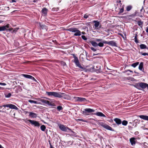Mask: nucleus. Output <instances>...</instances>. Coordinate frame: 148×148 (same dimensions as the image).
<instances>
[{
	"instance_id": "nucleus-11",
	"label": "nucleus",
	"mask_w": 148,
	"mask_h": 148,
	"mask_svg": "<svg viewBox=\"0 0 148 148\" xmlns=\"http://www.w3.org/2000/svg\"><path fill=\"white\" fill-rule=\"evenodd\" d=\"M102 127L107 130L111 131H114V130L112 129L111 127L106 124H102Z\"/></svg>"
},
{
	"instance_id": "nucleus-32",
	"label": "nucleus",
	"mask_w": 148,
	"mask_h": 148,
	"mask_svg": "<svg viewBox=\"0 0 148 148\" xmlns=\"http://www.w3.org/2000/svg\"><path fill=\"white\" fill-rule=\"evenodd\" d=\"M121 123L123 125L126 126L128 122L127 121L124 120Z\"/></svg>"
},
{
	"instance_id": "nucleus-35",
	"label": "nucleus",
	"mask_w": 148,
	"mask_h": 148,
	"mask_svg": "<svg viewBox=\"0 0 148 148\" xmlns=\"http://www.w3.org/2000/svg\"><path fill=\"white\" fill-rule=\"evenodd\" d=\"M57 109L58 111H60L61 110H62L63 108L62 106H58L57 107Z\"/></svg>"
},
{
	"instance_id": "nucleus-18",
	"label": "nucleus",
	"mask_w": 148,
	"mask_h": 148,
	"mask_svg": "<svg viewBox=\"0 0 148 148\" xmlns=\"http://www.w3.org/2000/svg\"><path fill=\"white\" fill-rule=\"evenodd\" d=\"M114 121L118 125L121 124L122 123L121 120L120 119L118 118H116L114 119Z\"/></svg>"
},
{
	"instance_id": "nucleus-12",
	"label": "nucleus",
	"mask_w": 148,
	"mask_h": 148,
	"mask_svg": "<svg viewBox=\"0 0 148 148\" xmlns=\"http://www.w3.org/2000/svg\"><path fill=\"white\" fill-rule=\"evenodd\" d=\"M140 89H145L147 88L148 89V84L144 82H140Z\"/></svg>"
},
{
	"instance_id": "nucleus-28",
	"label": "nucleus",
	"mask_w": 148,
	"mask_h": 148,
	"mask_svg": "<svg viewBox=\"0 0 148 148\" xmlns=\"http://www.w3.org/2000/svg\"><path fill=\"white\" fill-rule=\"evenodd\" d=\"M95 23L94 25L95 27V28H97L99 25V23L96 21H95Z\"/></svg>"
},
{
	"instance_id": "nucleus-59",
	"label": "nucleus",
	"mask_w": 148,
	"mask_h": 148,
	"mask_svg": "<svg viewBox=\"0 0 148 148\" xmlns=\"http://www.w3.org/2000/svg\"><path fill=\"white\" fill-rule=\"evenodd\" d=\"M146 32H148V27L147 28V29H146Z\"/></svg>"
},
{
	"instance_id": "nucleus-15",
	"label": "nucleus",
	"mask_w": 148,
	"mask_h": 148,
	"mask_svg": "<svg viewBox=\"0 0 148 148\" xmlns=\"http://www.w3.org/2000/svg\"><path fill=\"white\" fill-rule=\"evenodd\" d=\"M39 26H40V29H47V26L44 24H42L41 23H39Z\"/></svg>"
},
{
	"instance_id": "nucleus-10",
	"label": "nucleus",
	"mask_w": 148,
	"mask_h": 148,
	"mask_svg": "<svg viewBox=\"0 0 148 148\" xmlns=\"http://www.w3.org/2000/svg\"><path fill=\"white\" fill-rule=\"evenodd\" d=\"M90 42L94 47H96L98 46H99L100 47H102V42H100L98 44L97 42L94 41H90Z\"/></svg>"
},
{
	"instance_id": "nucleus-17",
	"label": "nucleus",
	"mask_w": 148,
	"mask_h": 148,
	"mask_svg": "<svg viewBox=\"0 0 148 148\" xmlns=\"http://www.w3.org/2000/svg\"><path fill=\"white\" fill-rule=\"evenodd\" d=\"M138 116L141 119L148 121V116L145 115H140Z\"/></svg>"
},
{
	"instance_id": "nucleus-37",
	"label": "nucleus",
	"mask_w": 148,
	"mask_h": 148,
	"mask_svg": "<svg viewBox=\"0 0 148 148\" xmlns=\"http://www.w3.org/2000/svg\"><path fill=\"white\" fill-rule=\"evenodd\" d=\"M46 104H47L49 105H50L51 106H53V104H52V103L48 100H47L46 101Z\"/></svg>"
},
{
	"instance_id": "nucleus-49",
	"label": "nucleus",
	"mask_w": 148,
	"mask_h": 148,
	"mask_svg": "<svg viewBox=\"0 0 148 148\" xmlns=\"http://www.w3.org/2000/svg\"><path fill=\"white\" fill-rule=\"evenodd\" d=\"M130 71V72H131V73H133V71H131V70H129V69H128V70H125V71H124V73H126L127 72V71Z\"/></svg>"
},
{
	"instance_id": "nucleus-36",
	"label": "nucleus",
	"mask_w": 148,
	"mask_h": 148,
	"mask_svg": "<svg viewBox=\"0 0 148 148\" xmlns=\"http://www.w3.org/2000/svg\"><path fill=\"white\" fill-rule=\"evenodd\" d=\"M59 10V8H52L51 10L53 12H57Z\"/></svg>"
},
{
	"instance_id": "nucleus-53",
	"label": "nucleus",
	"mask_w": 148,
	"mask_h": 148,
	"mask_svg": "<svg viewBox=\"0 0 148 148\" xmlns=\"http://www.w3.org/2000/svg\"><path fill=\"white\" fill-rule=\"evenodd\" d=\"M101 55V53H96V54L93 53V56H95V55H97L100 56Z\"/></svg>"
},
{
	"instance_id": "nucleus-3",
	"label": "nucleus",
	"mask_w": 148,
	"mask_h": 148,
	"mask_svg": "<svg viewBox=\"0 0 148 148\" xmlns=\"http://www.w3.org/2000/svg\"><path fill=\"white\" fill-rule=\"evenodd\" d=\"M59 128L62 131L65 132H68L69 131H71L72 133H74V132L72 131L71 129L68 127H65V125L60 124L58 125Z\"/></svg>"
},
{
	"instance_id": "nucleus-4",
	"label": "nucleus",
	"mask_w": 148,
	"mask_h": 148,
	"mask_svg": "<svg viewBox=\"0 0 148 148\" xmlns=\"http://www.w3.org/2000/svg\"><path fill=\"white\" fill-rule=\"evenodd\" d=\"M10 24H8L6 25L5 26H2L0 27V32L6 31L7 32L9 31H11L13 30L12 28H10L9 29H8V28H9L10 27Z\"/></svg>"
},
{
	"instance_id": "nucleus-2",
	"label": "nucleus",
	"mask_w": 148,
	"mask_h": 148,
	"mask_svg": "<svg viewBox=\"0 0 148 148\" xmlns=\"http://www.w3.org/2000/svg\"><path fill=\"white\" fill-rule=\"evenodd\" d=\"M67 30L69 32L75 33L74 34L75 36H80L81 35V32L77 28L74 27L70 28Z\"/></svg>"
},
{
	"instance_id": "nucleus-44",
	"label": "nucleus",
	"mask_w": 148,
	"mask_h": 148,
	"mask_svg": "<svg viewBox=\"0 0 148 148\" xmlns=\"http://www.w3.org/2000/svg\"><path fill=\"white\" fill-rule=\"evenodd\" d=\"M96 115L99 116H102V112H97L96 113Z\"/></svg>"
},
{
	"instance_id": "nucleus-22",
	"label": "nucleus",
	"mask_w": 148,
	"mask_h": 148,
	"mask_svg": "<svg viewBox=\"0 0 148 148\" xmlns=\"http://www.w3.org/2000/svg\"><path fill=\"white\" fill-rule=\"evenodd\" d=\"M136 15V13H135L132 14L127 15L126 16V18H128L129 19H131V18H134Z\"/></svg>"
},
{
	"instance_id": "nucleus-46",
	"label": "nucleus",
	"mask_w": 148,
	"mask_h": 148,
	"mask_svg": "<svg viewBox=\"0 0 148 148\" xmlns=\"http://www.w3.org/2000/svg\"><path fill=\"white\" fill-rule=\"evenodd\" d=\"M18 28H15L13 30V31L12 32H14L15 33L17 32L18 30Z\"/></svg>"
},
{
	"instance_id": "nucleus-27",
	"label": "nucleus",
	"mask_w": 148,
	"mask_h": 148,
	"mask_svg": "<svg viewBox=\"0 0 148 148\" xmlns=\"http://www.w3.org/2000/svg\"><path fill=\"white\" fill-rule=\"evenodd\" d=\"M139 64V62H137L132 64L131 66L135 68Z\"/></svg>"
},
{
	"instance_id": "nucleus-29",
	"label": "nucleus",
	"mask_w": 148,
	"mask_h": 148,
	"mask_svg": "<svg viewBox=\"0 0 148 148\" xmlns=\"http://www.w3.org/2000/svg\"><path fill=\"white\" fill-rule=\"evenodd\" d=\"M132 8V6L129 5L126 7V10L127 11H130Z\"/></svg>"
},
{
	"instance_id": "nucleus-16",
	"label": "nucleus",
	"mask_w": 148,
	"mask_h": 148,
	"mask_svg": "<svg viewBox=\"0 0 148 148\" xmlns=\"http://www.w3.org/2000/svg\"><path fill=\"white\" fill-rule=\"evenodd\" d=\"M29 116L31 118H36L37 116V114L32 112H29Z\"/></svg>"
},
{
	"instance_id": "nucleus-9",
	"label": "nucleus",
	"mask_w": 148,
	"mask_h": 148,
	"mask_svg": "<svg viewBox=\"0 0 148 148\" xmlns=\"http://www.w3.org/2000/svg\"><path fill=\"white\" fill-rule=\"evenodd\" d=\"M95 111V110L91 108H86L84 110V111H83V113L85 115H87V113H90L91 112H93Z\"/></svg>"
},
{
	"instance_id": "nucleus-7",
	"label": "nucleus",
	"mask_w": 148,
	"mask_h": 148,
	"mask_svg": "<svg viewBox=\"0 0 148 148\" xmlns=\"http://www.w3.org/2000/svg\"><path fill=\"white\" fill-rule=\"evenodd\" d=\"M28 121L32 125H34L35 126L39 127L40 126V123L36 121L29 119Z\"/></svg>"
},
{
	"instance_id": "nucleus-39",
	"label": "nucleus",
	"mask_w": 148,
	"mask_h": 148,
	"mask_svg": "<svg viewBox=\"0 0 148 148\" xmlns=\"http://www.w3.org/2000/svg\"><path fill=\"white\" fill-rule=\"evenodd\" d=\"M40 101H41L42 103L45 104H46L47 100L43 99H40Z\"/></svg>"
},
{
	"instance_id": "nucleus-6",
	"label": "nucleus",
	"mask_w": 148,
	"mask_h": 148,
	"mask_svg": "<svg viewBox=\"0 0 148 148\" xmlns=\"http://www.w3.org/2000/svg\"><path fill=\"white\" fill-rule=\"evenodd\" d=\"M3 106L5 108L6 107H9L11 109H15L16 110H17L18 109V108L16 106L14 105L11 104H8L6 105H3Z\"/></svg>"
},
{
	"instance_id": "nucleus-5",
	"label": "nucleus",
	"mask_w": 148,
	"mask_h": 148,
	"mask_svg": "<svg viewBox=\"0 0 148 148\" xmlns=\"http://www.w3.org/2000/svg\"><path fill=\"white\" fill-rule=\"evenodd\" d=\"M74 62L75 63L76 65L77 66L81 68L82 70H84L85 69V68L82 66L79 63V61L77 57L74 58Z\"/></svg>"
},
{
	"instance_id": "nucleus-58",
	"label": "nucleus",
	"mask_w": 148,
	"mask_h": 148,
	"mask_svg": "<svg viewBox=\"0 0 148 148\" xmlns=\"http://www.w3.org/2000/svg\"><path fill=\"white\" fill-rule=\"evenodd\" d=\"M72 55L73 56V57L74 58H75L77 57L75 56V55L74 54H73Z\"/></svg>"
},
{
	"instance_id": "nucleus-63",
	"label": "nucleus",
	"mask_w": 148,
	"mask_h": 148,
	"mask_svg": "<svg viewBox=\"0 0 148 148\" xmlns=\"http://www.w3.org/2000/svg\"><path fill=\"white\" fill-rule=\"evenodd\" d=\"M37 1V0H34L33 1V2L34 3H35Z\"/></svg>"
},
{
	"instance_id": "nucleus-42",
	"label": "nucleus",
	"mask_w": 148,
	"mask_h": 148,
	"mask_svg": "<svg viewBox=\"0 0 148 148\" xmlns=\"http://www.w3.org/2000/svg\"><path fill=\"white\" fill-rule=\"evenodd\" d=\"M137 34H136V36H135V38H134L135 42L136 43H138V41L137 39Z\"/></svg>"
},
{
	"instance_id": "nucleus-50",
	"label": "nucleus",
	"mask_w": 148,
	"mask_h": 148,
	"mask_svg": "<svg viewBox=\"0 0 148 148\" xmlns=\"http://www.w3.org/2000/svg\"><path fill=\"white\" fill-rule=\"evenodd\" d=\"M108 42L106 41H102V46H103V43L107 44H108Z\"/></svg>"
},
{
	"instance_id": "nucleus-25",
	"label": "nucleus",
	"mask_w": 148,
	"mask_h": 148,
	"mask_svg": "<svg viewBox=\"0 0 148 148\" xmlns=\"http://www.w3.org/2000/svg\"><path fill=\"white\" fill-rule=\"evenodd\" d=\"M140 83H136L135 85H134V86L137 88L138 89H140Z\"/></svg>"
},
{
	"instance_id": "nucleus-54",
	"label": "nucleus",
	"mask_w": 148,
	"mask_h": 148,
	"mask_svg": "<svg viewBox=\"0 0 148 148\" xmlns=\"http://www.w3.org/2000/svg\"><path fill=\"white\" fill-rule=\"evenodd\" d=\"M1 85L2 86H5L6 85V84L4 83H1Z\"/></svg>"
},
{
	"instance_id": "nucleus-13",
	"label": "nucleus",
	"mask_w": 148,
	"mask_h": 148,
	"mask_svg": "<svg viewBox=\"0 0 148 148\" xmlns=\"http://www.w3.org/2000/svg\"><path fill=\"white\" fill-rule=\"evenodd\" d=\"M48 11V10L46 8H44L41 10L42 15L44 16H46L47 15V13Z\"/></svg>"
},
{
	"instance_id": "nucleus-24",
	"label": "nucleus",
	"mask_w": 148,
	"mask_h": 148,
	"mask_svg": "<svg viewBox=\"0 0 148 148\" xmlns=\"http://www.w3.org/2000/svg\"><path fill=\"white\" fill-rule=\"evenodd\" d=\"M90 68H89L87 69V70L93 72L94 71L95 69V66H92V65H90Z\"/></svg>"
},
{
	"instance_id": "nucleus-55",
	"label": "nucleus",
	"mask_w": 148,
	"mask_h": 148,
	"mask_svg": "<svg viewBox=\"0 0 148 148\" xmlns=\"http://www.w3.org/2000/svg\"><path fill=\"white\" fill-rule=\"evenodd\" d=\"M95 41H96L97 42H99V41H101V40H100V39H96L95 40Z\"/></svg>"
},
{
	"instance_id": "nucleus-61",
	"label": "nucleus",
	"mask_w": 148,
	"mask_h": 148,
	"mask_svg": "<svg viewBox=\"0 0 148 148\" xmlns=\"http://www.w3.org/2000/svg\"><path fill=\"white\" fill-rule=\"evenodd\" d=\"M25 112L26 113H29V112H28V111H25Z\"/></svg>"
},
{
	"instance_id": "nucleus-62",
	"label": "nucleus",
	"mask_w": 148,
	"mask_h": 148,
	"mask_svg": "<svg viewBox=\"0 0 148 148\" xmlns=\"http://www.w3.org/2000/svg\"><path fill=\"white\" fill-rule=\"evenodd\" d=\"M82 34H85V32H82Z\"/></svg>"
},
{
	"instance_id": "nucleus-26",
	"label": "nucleus",
	"mask_w": 148,
	"mask_h": 148,
	"mask_svg": "<svg viewBox=\"0 0 148 148\" xmlns=\"http://www.w3.org/2000/svg\"><path fill=\"white\" fill-rule=\"evenodd\" d=\"M138 25L141 28H142L143 26V22L141 21H138L137 23Z\"/></svg>"
},
{
	"instance_id": "nucleus-51",
	"label": "nucleus",
	"mask_w": 148,
	"mask_h": 148,
	"mask_svg": "<svg viewBox=\"0 0 148 148\" xmlns=\"http://www.w3.org/2000/svg\"><path fill=\"white\" fill-rule=\"evenodd\" d=\"M90 49L91 50L94 51H96V49L93 47H91L90 48Z\"/></svg>"
},
{
	"instance_id": "nucleus-60",
	"label": "nucleus",
	"mask_w": 148,
	"mask_h": 148,
	"mask_svg": "<svg viewBox=\"0 0 148 148\" xmlns=\"http://www.w3.org/2000/svg\"><path fill=\"white\" fill-rule=\"evenodd\" d=\"M0 148H4V147L2 146V145L0 144Z\"/></svg>"
},
{
	"instance_id": "nucleus-19",
	"label": "nucleus",
	"mask_w": 148,
	"mask_h": 148,
	"mask_svg": "<svg viewBox=\"0 0 148 148\" xmlns=\"http://www.w3.org/2000/svg\"><path fill=\"white\" fill-rule=\"evenodd\" d=\"M108 44L109 45L115 47H117V44L116 42L113 41H109L108 42Z\"/></svg>"
},
{
	"instance_id": "nucleus-43",
	"label": "nucleus",
	"mask_w": 148,
	"mask_h": 148,
	"mask_svg": "<svg viewBox=\"0 0 148 148\" xmlns=\"http://www.w3.org/2000/svg\"><path fill=\"white\" fill-rule=\"evenodd\" d=\"M139 53H140V54L144 56L148 55V53H143L142 52H140L139 51Z\"/></svg>"
},
{
	"instance_id": "nucleus-8",
	"label": "nucleus",
	"mask_w": 148,
	"mask_h": 148,
	"mask_svg": "<svg viewBox=\"0 0 148 148\" xmlns=\"http://www.w3.org/2000/svg\"><path fill=\"white\" fill-rule=\"evenodd\" d=\"M75 100V101L76 102H86L87 100L85 98L83 97H75L74 98Z\"/></svg>"
},
{
	"instance_id": "nucleus-45",
	"label": "nucleus",
	"mask_w": 148,
	"mask_h": 148,
	"mask_svg": "<svg viewBox=\"0 0 148 148\" xmlns=\"http://www.w3.org/2000/svg\"><path fill=\"white\" fill-rule=\"evenodd\" d=\"M81 37L84 40H86L87 39V38L84 35H82Z\"/></svg>"
},
{
	"instance_id": "nucleus-20",
	"label": "nucleus",
	"mask_w": 148,
	"mask_h": 148,
	"mask_svg": "<svg viewBox=\"0 0 148 148\" xmlns=\"http://www.w3.org/2000/svg\"><path fill=\"white\" fill-rule=\"evenodd\" d=\"M102 121H108V119L109 118V116L108 115L106 116L105 115L102 113Z\"/></svg>"
},
{
	"instance_id": "nucleus-30",
	"label": "nucleus",
	"mask_w": 148,
	"mask_h": 148,
	"mask_svg": "<svg viewBox=\"0 0 148 148\" xmlns=\"http://www.w3.org/2000/svg\"><path fill=\"white\" fill-rule=\"evenodd\" d=\"M40 129L43 131H44L46 129V127L44 125H42L40 126Z\"/></svg>"
},
{
	"instance_id": "nucleus-31",
	"label": "nucleus",
	"mask_w": 148,
	"mask_h": 148,
	"mask_svg": "<svg viewBox=\"0 0 148 148\" xmlns=\"http://www.w3.org/2000/svg\"><path fill=\"white\" fill-rule=\"evenodd\" d=\"M23 76L26 78H29V79H31V77H32L31 75H27V74H23Z\"/></svg>"
},
{
	"instance_id": "nucleus-47",
	"label": "nucleus",
	"mask_w": 148,
	"mask_h": 148,
	"mask_svg": "<svg viewBox=\"0 0 148 148\" xmlns=\"http://www.w3.org/2000/svg\"><path fill=\"white\" fill-rule=\"evenodd\" d=\"M30 79L33 80L34 81L36 82H37V80L36 79L32 76Z\"/></svg>"
},
{
	"instance_id": "nucleus-23",
	"label": "nucleus",
	"mask_w": 148,
	"mask_h": 148,
	"mask_svg": "<svg viewBox=\"0 0 148 148\" xmlns=\"http://www.w3.org/2000/svg\"><path fill=\"white\" fill-rule=\"evenodd\" d=\"M140 47L141 49H148V48L144 44H141L139 46Z\"/></svg>"
},
{
	"instance_id": "nucleus-21",
	"label": "nucleus",
	"mask_w": 148,
	"mask_h": 148,
	"mask_svg": "<svg viewBox=\"0 0 148 148\" xmlns=\"http://www.w3.org/2000/svg\"><path fill=\"white\" fill-rule=\"evenodd\" d=\"M143 62H141L140 63L138 67L139 69L140 70L142 71H143L144 70V69L143 68Z\"/></svg>"
},
{
	"instance_id": "nucleus-41",
	"label": "nucleus",
	"mask_w": 148,
	"mask_h": 148,
	"mask_svg": "<svg viewBox=\"0 0 148 148\" xmlns=\"http://www.w3.org/2000/svg\"><path fill=\"white\" fill-rule=\"evenodd\" d=\"M90 15V14H86L84 15V18H87Z\"/></svg>"
},
{
	"instance_id": "nucleus-52",
	"label": "nucleus",
	"mask_w": 148,
	"mask_h": 148,
	"mask_svg": "<svg viewBox=\"0 0 148 148\" xmlns=\"http://www.w3.org/2000/svg\"><path fill=\"white\" fill-rule=\"evenodd\" d=\"M49 144H50V148H55L51 145V143H50V140H49Z\"/></svg>"
},
{
	"instance_id": "nucleus-1",
	"label": "nucleus",
	"mask_w": 148,
	"mask_h": 148,
	"mask_svg": "<svg viewBox=\"0 0 148 148\" xmlns=\"http://www.w3.org/2000/svg\"><path fill=\"white\" fill-rule=\"evenodd\" d=\"M46 94L49 96H52L55 97L61 98L64 99H66L67 96L65 93L60 92H47Z\"/></svg>"
},
{
	"instance_id": "nucleus-64",
	"label": "nucleus",
	"mask_w": 148,
	"mask_h": 148,
	"mask_svg": "<svg viewBox=\"0 0 148 148\" xmlns=\"http://www.w3.org/2000/svg\"><path fill=\"white\" fill-rule=\"evenodd\" d=\"M143 9V7H142V9H141L140 10V12H142V11Z\"/></svg>"
},
{
	"instance_id": "nucleus-14",
	"label": "nucleus",
	"mask_w": 148,
	"mask_h": 148,
	"mask_svg": "<svg viewBox=\"0 0 148 148\" xmlns=\"http://www.w3.org/2000/svg\"><path fill=\"white\" fill-rule=\"evenodd\" d=\"M136 138L134 137H132L130 139V142L132 145H134L136 144Z\"/></svg>"
},
{
	"instance_id": "nucleus-38",
	"label": "nucleus",
	"mask_w": 148,
	"mask_h": 148,
	"mask_svg": "<svg viewBox=\"0 0 148 148\" xmlns=\"http://www.w3.org/2000/svg\"><path fill=\"white\" fill-rule=\"evenodd\" d=\"M76 120L77 121H82L84 122H86V120H84L82 119H76Z\"/></svg>"
},
{
	"instance_id": "nucleus-34",
	"label": "nucleus",
	"mask_w": 148,
	"mask_h": 148,
	"mask_svg": "<svg viewBox=\"0 0 148 148\" xmlns=\"http://www.w3.org/2000/svg\"><path fill=\"white\" fill-rule=\"evenodd\" d=\"M11 94L10 93H8V94H5V96L6 98H9L11 96Z\"/></svg>"
},
{
	"instance_id": "nucleus-57",
	"label": "nucleus",
	"mask_w": 148,
	"mask_h": 148,
	"mask_svg": "<svg viewBox=\"0 0 148 148\" xmlns=\"http://www.w3.org/2000/svg\"><path fill=\"white\" fill-rule=\"evenodd\" d=\"M11 2L12 3L16 2V1L15 0H12Z\"/></svg>"
},
{
	"instance_id": "nucleus-40",
	"label": "nucleus",
	"mask_w": 148,
	"mask_h": 148,
	"mask_svg": "<svg viewBox=\"0 0 148 148\" xmlns=\"http://www.w3.org/2000/svg\"><path fill=\"white\" fill-rule=\"evenodd\" d=\"M124 11V7H122L121 8L118 13L119 14H120L121 13H122Z\"/></svg>"
},
{
	"instance_id": "nucleus-48",
	"label": "nucleus",
	"mask_w": 148,
	"mask_h": 148,
	"mask_svg": "<svg viewBox=\"0 0 148 148\" xmlns=\"http://www.w3.org/2000/svg\"><path fill=\"white\" fill-rule=\"evenodd\" d=\"M117 3H119L120 5H122V3H121V1L120 0H118L117 1Z\"/></svg>"
},
{
	"instance_id": "nucleus-56",
	"label": "nucleus",
	"mask_w": 148,
	"mask_h": 148,
	"mask_svg": "<svg viewBox=\"0 0 148 148\" xmlns=\"http://www.w3.org/2000/svg\"><path fill=\"white\" fill-rule=\"evenodd\" d=\"M138 132L137 131H136V132L135 133H134V134L135 135H138Z\"/></svg>"
},
{
	"instance_id": "nucleus-33",
	"label": "nucleus",
	"mask_w": 148,
	"mask_h": 148,
	"mask_svg": "<svg viewBox=\"0 0 148 148\" xmlns=\"http://www.w3.org/2000/svg\"><path fill=\"white\" fill-rule=\"evenodd\" d=\"M28 101L31 103H34L35 104L37 103V101H35L32 100H29Z\"/></svg>"
}]
</instances>
